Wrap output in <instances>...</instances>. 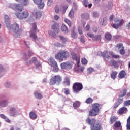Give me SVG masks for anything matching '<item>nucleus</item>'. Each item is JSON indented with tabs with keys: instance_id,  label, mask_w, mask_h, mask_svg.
Wrapping results in <instances>:
<instances>
[{
	"instance_id": "37998d69",
	"label": "nucleus",
	"mask_w": 130,
	"mask_h": 130,
	"mask_svg": "<svg viewBox=\"0 0 130 130\" xmlns=\"http://www.w3.org/2000/svg\"><path fill=\"white\" fill-rule=\"evenodd\" d=\"M33 31H34V33L39 32V30H38V29H37V26H36V24L35 23H34L33 24Z\"/></svg>"
},
{
	"instance_id": "393cba45",
	"label": "nucleus",
	"mask_w": 130,
	"mask_h": 130,
	"mask_svg": "<svg viewBox=\"0 0 130 130\" xmlns=\"http://www.w3.org/2000/svg\"><path fill=\"white\" fill-rule=\"evenodd\" d=\"M102 40V36L101 35H98L95 36L92 38V40L93 41H101Z\"/></svg>"
},
{
	"instance_id": "a878e982",
	"label": "nucleus",
	"mask_w": 130,
	"mask_h": 130,
	"mask_svg": "<svg viewBox=\"0 0 130 130\" xmlns=\"http://www.w3.org/2000/svg\"><path fill=\"white\" fill-rule=\"evenodd\" d=\"M4 87L6 88V89H10L11 87H12V84L11 82L7 81L4 83Z\"/></svg>"
},
{
	"instance_id": "e2e57ef3",
	"label": "nucleus",
	"mask_w": 130,
	"mask_h": 130,
	"mask_svg": "<svg viewBox=\"0 0 130 130\" xmlns=\"http://www.w3.org/2000/svg\"><path fill=\"white\" fill-rule=\"evenodd\" d=\"M112 58H115V59H117V58H120V56L119 55L114 54V55H113Z\"/></svg>"
},
{
	"instance_id": "13d9d810",
	"label": "nucleus",
	"mask_w": 130,
	"mask_h": 130,
	"mask_svg": "<svg viewBox=\"0 0 130 130\" xmlns=\"http://www.w3.org/2000/svg\"><path fill=\"white\" fill-rule=\"evenodd\" d=\"M63 90H64V93L66 95L69 94V89L68 88H64Z\"/></svg>"
},
{
	"instance_id": "e433bc0d",
	"label": "nucleus",
	"mask_w": 130,
	"mask_h": 130,
	"mask_svg": "<svg viewBox=\"0 0 130 130\" xmlns=\"http://www.w3.org/2000/svg\"><path fill=\"white\" fill-rule=\"evenodd\" d=\"M64 83L66 84V85L69 86H70V78L68 77H66L64 78Z\"/></svg>"
},
{
	"instance_id": "c9c22d12",
	"label": "nucleus",
	"mask_w": 130,
	"mask_h": 130,
	"mask_svg": "<svg viewBox=\"0 0 130 130\" xmlns=\"http://www.w3.org/2000/svg\"><path fill=\"white\" fill-rule=\"evenodd\" d=\"M53 69V72L54 73H57L59 71V68L57 66V63L55 64V65L52 66Z\"/></svg>"
},
{
	"instance_id": "20e7f679",
	"label": "nucleus",
	"mask_w": 130,
	"mask_h": 130,
	"mask_svg": "<svg viewBox=\"0 0 130 130\" xmlns=\"http://www.w3.org/2000/svg\"><path fill=\"white\" fill-rule=\"evenodd\" d=\"M62 82V78L60 75H55L53 76L49 82L50 85H54L55 84L59 85Z\"/></svg>"
},
{
	"instance_id": "f3484780",
	"label": "nucleus",
	"mask_w": 130,
	"mask_h": 130,
	"mask_svg": "<svg viewBox=\"0 0 130 130\" xmlns=\"http://www.w3.org/2000/svg\"><path fill=\"white\" fill-rule=\"evenodd\" d=\"M102 56L104 58L105 61H108V60L110 59V56L108 55V52L104 51L103 52Z\"/></svg>"
},
{
	"instance_id": "7ed1b4c3",
	"label": "nucleus",
	"mask_w": 130,
	"mask_h": 130,
	"mask_svg": "<svg viewBox=\"0 0 130 130\" xmlns=\"http://www.w3.org/2000/svg\"><path fill=\"white\" fill-rule=\"evenodd\" d=\"M100 105L98 103H94L92 105V109L89 112V115L90 117L97 116L100 112Z\"/></svg>"
},
{
	"instance_id": "bb28decb",
	"label": "nucleus",
	"mask_w": 130,
	"mask_h": 130,
	"mask_svg": "<svg viewBox=\"0 0 130 130\" xmlns=\"http://www.w3.org/2000/svg\"><path fill=\"white\" fill-rule=\"evenodd\" d=\"M118 74V72L117 71H112V73L111 74V78L115 80L116 78V76Z\"/></svg>"
},
{
	"instance_id": "ea45409f",
	"label": "nucleus",
	"mask_w": 130,
	"mask_h": 130,
	"mask_svg": "<svg viewBox=\"0 0 130 130\" xmlns=\"http://www.w3.org/2000/svg\"><path fill=\"white\" fill-rule=\"evenodd\" d=\"M121 125V123L120 121H116L115 123H114V126L116 128H119Z\"/></svg>"
},
{
	"instance_id": "4c0bfd02",
	"label": "nucleus",
	"mask_w": 130,
	"mask_h": 130,
	"mask_svg": "<svg viewBox=\"0 0 130 130\" xmlns=\"http://www.w3.org/2000/svg\"><path fill=\"white\" fill-rule=\"evenodd\" d=\"M80 103L79 101H76L73 104V106L75 109L78 108L80 106Z\"/></svg>"
},
{
	"instance_id": "864d4df0",
	"label": "nucleus",
	"mask_w": 130,
	"mask_h": 130,
	"mask_svg": "<svg viewBox=\"0 0 130 130\" xmlns=\"http://www.w3.org/2000/svg\"><path fill=\"white\" fill-rule=\"evenodd\" d=\"M99 14L97 12H94L92 13V16L93 18H98V17H99Z\"/></svg>"
},
{
	"instance_id": "9b49d317",
	"label": "nucleus",
	"mask_w": 130,
	"mask_h": 130,
	"mask_svg": "<svg viewBox=\"0 0 130 130\" xmlns=\"http://www.w3.org/2000/svg\"><path fill=\"white\" fill-rule=\"evenodd\" d=\"M35 4L38 5L39 9H43L44 8V2H42V0H33Z\"/></svg>"
},
{
	"instance_id": "9d476101",
	"label": "nucleus",
	"mask_w": 130,
	"mask_h": 130,
	"mask_svg": "<svg viewBox=\"0 0 130 130\" xmlns=\"http://www.w3.org/2000/svg\"><path fill=\"white\" fill-rule=\"evenodd\" d=\"M33 63L35 66V68L36 70H41L42 68V66L41 63L37 60V58L34 57L33 58Z\"/></svg>"
},
{
	"instance_id": "0e129e2a",
	"label": "nucleus",
	"mask_w": 130,
	"mask_h": 130,
	"mask_svg": "<svg viewBox=\"0 0 130 130\" xmlns=\"http://www.w3.org/2000/svg\"><path fill=\"white\" fill-rule=\"evenodd\" d=\"M59 16L58 15H55L54 16V19L55 20V21H58L59 19Z\"/></svg>"
},
{
	"instance_id": "1a4fd4ad",
	"label": "nucleus",
	"mask_w": 130,
	"mask_h": 130,
	"mask_svg": "<svg viewBox=\"0 0 130 130\" xmlns=\"http://www.w3.org/2000/svg\"><path fill=\"white\" fill-rule=\"evenodd\" d=\"M124 21L123 19L118 20L117 19L115 21V24H111V26L115 29H118L121 27L124 23Z\"/></svg>"
},
{
	"instance_id": "412c9836",
	"label": "nucleus",
	"mask_w": 130,
	"mask_h": 130,
	"mask_svg": "<svg viewBox=\"0 0 130 130\" xmlns=\"http://www.w3.org/2000/svg\"><path fill=\"white\" fill-rule=\"evenodd\" d=\"M34 95L35 97L38 100H41L42 98H43V96L41 94V93H40L38 92H35Z\"/></svg>"
},
{
	"instance_id": "49530a36",
	"label": "nucleus",
	"mask_w": 130,
	"mask_h": 130,
	"mask_svg": "<svg viewBox=\"0 0 130 130\" xmlns=\"http://www.w3.org/2000/svg\"><path fill=\"white\" fill-rule=\"evenodd\" d=\"M112 66H114L115 68H118L119 67L118 62L115 60L113 61Z\"/></svg>"
},
{
	"instance_id": "b1692460",
	"label": "nucleus",
	"mask_w": 130,
	"mask_h": 130,
	"mask_svg": "<svg viewBox=\"0 0 130 130\" xmlns=\"http://www.w3.org/2000/svg\"><path fill=\"white\" fill-rule=\"evenodd\" d=\"M117 119V117L115 116H112L110 118L109 122L111 124H113Z\"/></svg>"
},
{
	"instance_id": "4d7b16f0",
	"label": "nucleus",
	"mask_w": 130,
	"mask_h": 130,
	"mask_svg": "<svg viewBox=\"0 0 130 130\" xmlns=\"http://www.w3.org/2000/svg\"><path fill=\"white\" fill-rule=\"evenodd\" d=\"M55 13H59V6L58 5H56L55 7Z\"/></svg>"
},
{
	"instance_id": "423d86ee",
	"label": "nucleus",
	"mask_w": 130,
	"mask_h": 130,
	"mask_svg": "<svg viewBox=\"0 0 130 130\" xmlns=\"http://www.w3.org/2000/svg\"><path fill=\"white\" fill-rule=\"evenodd\" d=\"M83 89L82 83L79 82H75L73 85V90L74 93H78Z\"/></svg>"
},
{
	"instance_id": "680f3d73",
	"label": "nucleus",
	"mask_w": 130,
	"mask_h": 130,
	"mask_svg": "<svg viewBox=\"0 0 130 130\" xmlns=\"http://www.w3.org/2000/svg\"><path fill=\"white\" fill-rule=\"evenodd\" d=\"M69 16L70 18H73L74 16V12L72 11H71L70 13H69Z\"/></svg>"
},
{
	"instance_id": "f257e3e1",
	"label": "nucleus",
	"mask_w": 130,
	"mask_h": 130,
	"mask_svg": "<svg viewBox=\"0 0 130 130\" xmlns=\"http://www.w3.org/2000/svg\"><path fill=\"white\" fill-rule=\"evenodd\" d=\"M4 23L7 29L11 31L12 30L15 34V37H20L22 34V29L19 28V25L17 23H14L11 25L10 17L7 15L4 16Z\"/></svg>"
},
{
	"instance_id": "5fc2aeb1",
	"label": "nucleus",
	"mask_w": 130,
	"mask_h": 130,
	"mask_svg": "<svg viewBox=\"0 0 130 130\" xmlns=\"http://www.w3.org/2000/svg\"><path fill=\"white\" fill-rule=\"evenodd\" d=\"M24 44L28 47V48H30V42L28 41H24Z\"/></svg>"
},
{
	"instance_id": "69168bd1",
	"label": "nucleus",
	"mask_w": 130,
	"mask_h": 130,
	"mask_svg": "<svg viewBox=\"0 0 130 130\" xmlns=\"http://www.w3.org/2000/svg\"><path fill=\"white\" fill-rule=\"evenodd\" d=\"M33 55V52L31 50H29L28 52V56L29 57L32 56Z\"/></svg>"
},
{
	"instance_id": "4be33fe9",
	"label": "nucleus",
	"mask_w": 130,
	"mask_h": 130,
	"mask_svg": "<svg viewBox=\"0 0 130 130\" xmlns=\"http://www.w3.org/2000/svg\"><path fill=\"white\" fill-rule=\"evenodd\" d=\"M83 5L86 8H87V7H88V8H90L92 6V4L91 3H90L89 4H88V2L87 0H83Z\"/></svg>"
},
{
	"instance_id": "58836bf2",
	"label": "nucleus",
	"mask_w": 130,
	"mask_h": 130,
	"mask_svg": "<svg viewBox=\"0 0 130 130\" xmlns=\"http://www.w3.org/2000/svg\"><path fill=\"white\" fill-rule=\"evenodd\" d=\"M93 102V99L90 97L88 98L86 100V103L87 104H92Z\"/></svg>"
},
{
	"instance_id": "473e14b6",
	"label": "nucleus",
	"mask_w": 130,
	"mask_h": 130,
	"mask_svg": "<svg viewBox=\"0 0 130 130\" xmlns=\"http://www.w3.org/2000/svg\"><path fill=\"white\" fill-rule=\"evenodd\" d=\"M62 31L64 32L65 33L68 32V29L65 24H62L61 27Z\"/></svg>"
},
{
	"instance_id": "7c9ffc66",
	"label": "nucleus",
	"mask_w": 130,
	"mask_h": 130,
	"mask_svg": "<svg viewBox=\"0 0 130 130\" xmlns=\"http://www.w3.org/2000/svg\"><path fill=\"white\" fill-rule=\"evenodd\" d=\"M71 56L73 60H77V56L75 52L72 51L71 53Z\"/></svg>"
},
{
	"instance_id": "c85d7f7f",
	"label": "nucleus",
	"mask_w": 130,
	"mask_h": 130,
	"mask_svg": "<svg viewBox=\"0 0 130 130\" xmlns=\"http://www.w3.org/2000/svg\"><path fill=\"white\" fill-rule=\"evenodd\" d=\"M75 27H73V29L71 31V37L73 39H76L77 38V34L74 31Z\"/></svg>"
},
{
	"instance_id": "dca6fc26",
	"label": "nucleus",
	"mask_w": 130,
	"mask_h": 130,
	"mask_svg": "<svg viewBox=\"0 0 130 130\" xmlns=\"http://www.w3.org/2000/svg\"><path fill=\"white\" fill-rule=\"evenodd\" d=\"M128 112V109L125 107H122L120 108L118 110V114L119 115H123L126 114V113Z\"/></svg>"
},
{
	"instance_id": "774afa93",
	"label": "nucleus",
	"mask_w": 130,
	"mask_h": 130,
	"mask_svg": "<svg viewBox=\"0 0 130 130\" xmlns=\"http://www.w3.org/2000/svg\"><path fill=\"white\" fill-rule=\"evenodd\" d=\"M80 41L82 43H84L85 42V41L84 40V38L82 36L81 38H80Z\"/></svg>"
},
{
	"instance_id": "6e6552de",
	"label": "nucleus",
	"mask_w": 130,
	"mask_h": 130,
	"mask_svg": "<svg viewBox=\"0 0 130 130\" xmlns=\"http://www.w3.org/2000/svg\"><path fill=\"white\" fill-rule=\"evenodd\" d=\"M5 96H2L0 97V108H4L5 107H7L8 105L9 104V102L8 100H6L4 99L5 98Z\"/></svg>"
},
{
	"instance_id": "052dcab7",
	"label": "nucleus",
	"mask_w": 130,
	"mask_h": 130,
	"mask_svg": "<svg viewBox=\"0 0 130 130\" xmlns=\"http://www.w3.org/2000/svg\"><path fill=\"white\" fill-rule=\"evenodd\" d=\"M124 106H127L130 105V100L124 101Z\"/></svg>"
},
{
	"instance_id": "a211bd4d",
	"label": "nucleus",
	"mask_w": 130,
	"mask_h": 130,
	"mask_svg": "<svg viewBox=\"0 0 130 130\" xmlns=\"http://www.w3.org/2000/svg\"><path fill=\"white\" fill-rule=\"evenodd\" d=\"M48 64H49V65L52 67V66L55 65L56 64H57V62L53 58L51 57L48 59Z\"/></svg>"
},
{
	"instance_id": "f03ea898",
	"label": "nucleus",
	"mask_w": 130,
	"mask_h": 130,
	"mask_svg": "<svg viewBox=\"0 0 130 130\" xmlns=\"http://www.w3.org/2000/svg\"><path fill=\"white\" fill-rule=\"evenodd\" d=\"M69 52L65 50H60L55 56V58L59 61H62L63 59H67L69 57Z\"/></svg>"
},
{
	"instance_id": "de8ad7c7",
	"label": "nucleus",
	"mask_w": 130,
	"mask_h": 130,
	"mask_svg": "<svg viewBox=\"0 0 130 130\" xmlns=\"http://www.w3.org/2000/svg\"><path fill=\"white\" fill-rule=\"evenodd\" d=\"M64 22L68 25L70 27L71 26V22L69 19L66 18Z\"/></svg>"
},
{
	"instance_id": "6ab92c4d",
	"label": "nucleus",
	"mask_w": 130,
	"mask_h": 130,
	"mask_svg": "<svg viewBox=\"0 0 130 130\" xmlns=\"http://www.w3.org/2000/svg\"><path fill=\"white\" fill-rule=\"evenodd\" d=\"M126 73L124 70H122L119 74L118 77L119 79H122L125 78Z\"/></svg>"
},
{
	"instance_id": "aec40b11",
	"label": "nucleus",
	"mask_w": 130,
	"mask_h": 130,
	"mask_svg": "<svg viewBox=\"0 0 130 130\" xmlns=\"http://www.w3.org/2000/svg\"><path fill=\"white\" fill-rule=\"evenodd\" d=\"M0 117L1 118H3V119H5V121L6 122H8V123H11V120L8 118L6 115H4L3 114H0Z\"/></svg>"
},
{
	"instance_id": "5701e85b",
	"label": "nucleus",
	"mask_w": 130,
	"mask_h": 130,
	"mask_svg": "<svg viewBox=\"0 0 130 130\" xmlns=\"http://www.w3.org/2000/svg\"><path fill=\"white\" fill-rule=\"evenodd\" d=\"M127 93L126 89H123L122 91H120V94L118 95L119 98H123L126 95V94Z\"/></svg>"
},
{
	"instance_id": "79ce46f5",
	"label": "nucleus",
	"mask_w": 130,
	"mask_h": 130,
	"mask_svg": "<svg viewBox=\"0 0 130 130\" xmlns=\"http://www.w3.org/2000/svg\"><path fill=\"white\" fill-rule=\"evenodd\" d=\"M113 7V3L112 1H110L108 3V5H107V8H108V10H111Z\"/></svg>"
},
{
	"instance_id": "bf43d9fd",
	"label": "nucleus",
	"mask_w": 130,
	"mask_h": 130,
	"mask_svg": "<svg viewBox=\"0 0 130 130\" xmlns=\"http://www.w3.org/2000/svg\"><path fill=\"white\" fill-rule=\"evenodd\" d=\"M89 29H90V26L89 24H87L85 28H84V30L86 32H88L89 31Z\"/></svg>"
},
{
	"instance_id": "603ef678",
	"label": "nucleus",
	"mask_w": 130,
	"mask_h": 130,
	"mask_svg": "<svg viewBox=\"0 0 130 130\" xmlns=\"http://www.w3.org/2000/svg\"><path fill=\"white\" fill-rule=\"evenodd\" d=\"M87 60L85 58H83L81 60V62L83 64L86 65L87 64Z\"/></svg>"
},
{
	"instance_id": "f704fd0d",
	"label": "nucleus",
	"mask_w": 130,
	"mask_h": 130,
	"mask_svg": "<svg viewBox=\"0 0 130 130\" xmlns=\"http://www.w3.org/2000/svg\"><path fill=\"white\" fill-rule=\"evenodd\" d=\"M106 21H107V18L106 17L102 19L101 21V25L103 26H105L106 24Z\"/></svg>"
},
{
	"instance_id": "c03bdc74",
	"label": "nucleus",
	"mask_w": 130,
	"mask_h": 130,
	"mask_svg": "<svg viewBox=\"0 0 130 130\" xmlns=\"http://www.w3.org/2000/svg\"><path fill=\"white\" fill-rule=\"evenodd\" d=\"M116 48H117L118 49V50L120 49H122L123 48H124V47H123V44L122 43H118L117 44V45L116 46Z\"/></svg>"
},
{
	"instance_id": "338daca9",
	"label": "nucleus",
	"mask_w": 130,
	"mask_h": 130,
	"mask_svg": "<svg viewBox=\"0 0 130 130\" xmlns=\"http://www.w3.org/2000/svg\"><path fill=\"white\" fill-rule=\"evenodd\" d=\"M52 2H53V0H48V3H47L48 6H50L52 5Z\"/></svg>"
},
{
	"instance_id": "8fccbe9b",
	"label": "nucleus",
	"mask_w": 130,
	"mask_h": 130,
	"mask_svg": "<svg viewBox=\"0 0 130 130\" xmlns=\"http://www.w3.org/2000/svg\"><path fill=\"white\" fill-rule=\"evenodd\" d=\"M73 67V64L72 63L70 62H67V69L68 70H71Z\"/></svg>"
},
{
	"instance_id": "c756f323",
	"label": "nucleus",
	"mask_w": 130,
	"mask_h": 130,
	"mask_svg": "<svg viewBox=\"0 0 130 130\" xmlns=\"http://www.w3.org/2000/svg\"><path fill=\"white\" fill-rule=\"evenodd\" d=\"M41 16H42V13L39 11H38L35 13V17H36V19H39V18H41Z\"/></svg>"
},
{
	"instance_id": "0eeeda50",
	"label": "nucleus",
	"mask_w": 130,
	"mask_h": 130,
	"mask_svg": "<svg viewBox=\"0 0 130 130\" xmlns=\"http://www.w3.org/2000/svg\"><path fill=\"white\" fill-rule=\"evenodd\" d=\"M15 16L19 20H23V19H26L29 16V13L27 11H24L22 13L18 12L15 13Z\"/></svg>"
},
{
	"instance_id": "4468645a",
	"label": "nucleus",
	"mask_w": 130,
	"mask_h": 130,
	"mask_svg": "<svg viewBox=\"0 0 130 130\" xmlns=\"http://www.w3.org/2000/svg\"><path fill=\"white\" fill-rule=\"evenodd\" d=\"M59 25L58 23H55L54 24H53L52 26H51V28L55 32H56L57 34H59L60 32V30L59 29Z\"/></svg>"
},
{
	"instance_id": "39448f33",
	"label": "nucleus",
	"mask_w": 130,
	"mask_h": 130,
	"mask_svg": "<svg viewBox=\"0 0 130 130\" xmlns=\"http://www.w3.org/2000/svg\"><path fill=\"white\" fill-rule=\"evenodd\" d=\"M20 110H17L16 107H11L9 109V115L12 117H17L18 115H20Z\"/></svg>"
},
{
	"instance_id": "ddd939ff",
	"label": "nucleus",
	"mask_w": 130,
	"mask_h": 130,
	"mask_svg": "<svg viewBox=\"0 0 130 130\" xmlns=\"http://www.w3.org/2000/svg\"><path fill=\"white\" fill-rule=\"evenodd\" d=\"M102 126L99 122H95L91 126V130H101Z\"/></svg>"
},
{
	"instance_id": "2eb2a0df",
	"label": "nucleus",
	"mask_w": 130,
	"mask_h": 130,
	"mask_svg": "<svg viewBox=\"0 0 130 130\" xmlns=\"http://www.w3.org/2000/svg\"><path fill=\"white\" fill-rule=\"evenodd\" d=\"M96 121L95 118L91 119L89 117H88L86 119V123H87L88 125H90L91 126H93V124L96 123Z\"/></svg>"
},
{
	"instance_id": "3c124183",
	"label": "nucleus",
	"mask_w": 130,
	"mask_h": 130,
	"mask_svg": "<svg viewBox=\"0 0 130 130\" xmlns=\"http://www.w3.org/2000/svg\"><path fill=\"white\" fill-rule=\"evenodd\" d=\"M21 4L24 6H27L29 4V0H22Z\"/></svg>"
},
{
	"instance_id": "a19ab883",
	"label": "nucleus",
	"mask_w": 130,
	"mask_h": 130,
	"mask_svg": "<svg viewBox=\"0 0 130 130\" xmlns=\"http://www.w3.org/2000/svg\"><path fill=\"white\" fill-rule=\"evenodd\" d=\"M61 69H67V62H63L60 64Z\"/></svg>"
},
{
	"instance_id": "72a5a7b5",
	"label": "nucleus",
	"mask_w": 130,
	"mask_h": 130,
	"mask_svg": "<svg viewBox=\"0 0 130 130\" xmlns=\"http://www.w3.org/2000/svg\"><path fill=\"white\" fill-rule=\"evenodd\" d=\"M89 17V15L88 13H84L81 15L82 19H85V20H88Z\"/></svg>"
},
{
	"instance_id": "2f4dec72",
	"label": "nucleus",
	"mask_w": 130,
	"mask_h": 130,
	"mask_svg": "<svg viewBox=\"0 0 130 130\" xmlns=\"http://www.w3.org/2000/svg\"><path fill=\"white\" fill-rule=\"evenodd\" d=\"M106 40L108 41H110L112 39V35L109 32H107L105 35Z\"/></svg>"
},
{
	"instance_id": "09e8293b",
	"label": "nucleus",
	"mask_w": 130,
	"mask_h": 130,
	"mask_svg": "<svg viewBox=\"0 0 130 130\" xmlns=\"http://www.w3.org/2000/svg\"><path fill=\"white\" fill-rule=\"evenodd\" d=\"M119 53L121 55H124L125 54L124 47H122V48L119 51Z\"/></svg>"
},
{
	"instance_id": "f8f14e48",
	"label": "nucleus",
	"mask_w": 130,
	"mask_h": 130,
	"mask_svg": "<svg viewBox=\"0 0 130 130\" xmlns=\"http://www.w3.org/2000/svg\"><path fill=\"white\" fill-rule=\"evenodd\" d=\"M123 102V98H118L117 100L114 103L113 109H116L119 106V105H120Z\"/></svg>"
},
{
	"instance_id": "6e6d98bb",
	"label": "nucleus",
	"mask_w": 130,
	"mask_h": 130,
	"mask_svg": "<svg viewBox=\"0 0 130 130\" xmlns=\"http://www.w3.org/2000/svg\"><path fill=\"white\" fill-rule=\"evenodd\" d=\"M29 37L33 39V29H31L30 31L28 32Z\"/></svg>"
},
{
	"instance_id": "a18cd8bd",
	"label": "nucleus",
	"mask_w": 130,
	"mask_h": 130,
	"mask_svg": "<svg viewBox=\"0 0 130 130\" xmlns=\"http://www.w3.org/2000/svg\"><path fill=\"white\" fill-rule=\"evenodd\" d=\"M58 37L60 39V40L63 42L66 43L67 41V38L64 37L62 36L59 35Z\"/></svg>"
},
{
	"instance_id": "cd10ccee",
	"label": "nucleus",
	"mask_w": 130,
	"mask_h": 130,
	"mask_svg": "<svg viewBox=\"0 0 130 130\" xmlns=\"http://www.w3.org/2000/svg\"><path fill=\"white\" fill-rule=\"evenodd\" d=\"M4 75L5 71L4 70V67H3V65L0 64V78L4 77Z\"/></svg>"
}]
</instances>
